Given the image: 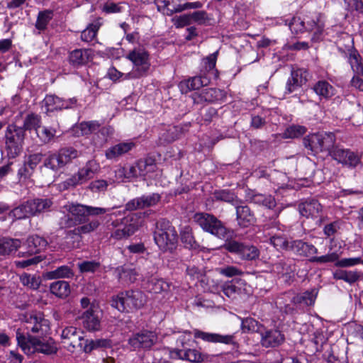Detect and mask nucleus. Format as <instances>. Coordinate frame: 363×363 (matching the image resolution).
I'll return each mask as SVG.
<instances>
[{
    "label": "nucleus",
    "mask_w": 363,
    "mask_h": 363,
    "mask_svg": "<svg viewBox=\"0 0 363 363\" xmlns=\"http://www.w3.org/2000/svg\"><path fill=\"white\" fill-rule=\"evenodd\" d=\"M330 155L338 163L349 168H354L360 162V156L358 153L351 151L349 149L334 147V148L330 151Z\"/></svg>",
    "instance_id": "ddd939ff"
},
{
    "label": "nucleus",
    "mask_w": 363,
    "mask_h": 363,
    "mask_svg": "<svg viewBox=\"0 0 363 363\" xmlns=\"http://www.w3.org/2000/svg\"><path fill=\"white\" fill-rule=\"evenodd\" d=\"M244 247V244L239 242L235 240H226L225 242L223 247L231 253H234L238 256L240 257V255L242 251V248Z\"/></svg>",
    "instance_id": "69168bd1"
},
{
    "label": "nucleus",
    "mask_w": 363,
    "mask_h": 363,
    "mask_svg": "<svg viewBox=\"0 0 363 363\" xmlns=\"http://www.w3.org/2000/svg\"><path fill=\"white\" fill-rule=\"evenodd\" d=\"M63 211L70 214L71 218H67L66 225L72 227L84 222L87 217V209L86 205L79 203H68L63 207Z\"/></svg>",
    "instance_id": "4468645a"
},
{
    "label": "nucleus",
    "mask_w": 363,
    "mask_h": 363,
    "mask_svg": "<svg viewBox=\"0 0 363 363\" xmlns=\"http://www.w3.org/2000/svg\"><path fill=\"white\" fill-rule=\"evenodd\" d=\"M157 340V335L152 331L143 330L133 334L128 340V344L133 349L150 348Z\"/></svg>",
    "instance_id": "2eb2a0df"
},
{
    "label": "nucleus",
    "mask_w": 363,
    "mask_h": 363,
    "mask_svg": "<svg viewBox=\"0 0 363 363\" xmlns=\"http://www.w3.org/2000/svg\"><path fill=\"white\" fill-rule=\"evenodd\" d=\"M325 24L320 15H316L311 21L302 20L300 17H294L289 23V28L292 33H299L305 30L313 32L312 39L318 41L321 39Z\"/></svg>",
    "instance_id": "0eeeda50"
},
{
    "label": "nucleus",
    "mask_w": 363,
    "mask_h": 363,
    "mask_svg": "<svg viewBox=\"0 0 363 363\" xmlns=\"http://www.w3.org/2000/svg\"><path fill=\"white\" fill-rule=\"evenodd\" d=\"M335 136L333 133L322 132L310 134L303 139L304 146L313 152L330 151L334 148Z\"/></svg>",
    "instance_id": "6e6552de"
},
{
    "label": "nucleus",
    "mask_w": 363,
    "mask_h": 363,
    "mask_svg": "<svg viewBox=\"0 0 363 363\" xmlns=\"http://www.w3.org/2000/svg\"><path fill=\"white\" fill-rule=\"evenodd\" d=\"M89 57V50L82 49H76L72 51L69 55V61L74 67L82 65L87 61Z\"/></svg>",
    "instance_id": "58836bf2"
},
{
    "label": "nucleus",
    "mask_w": 363,
    "mask_h": 363,
    "mask_svg": "<svg viewBox=\"0 0 363 363\" xmlns=\"http://www.w3.org/2000/svg\"><path fill=\"white\" fill-rule=\"evenodd\" d=\"M154 240L159 248L164 251H172L176 248L178 235L169 220L161 219L157 223Z\"/></svg>",
    "instance_id": "7ed1b4c3"
},
{
    "label": "nucleus",
    "mask_w": 363,
    "mask_h": 363,
    "mask_svg": "<svg viewBox=\"0 0 363 363\" xmlns=\"http://www.w3.org/2000/svg\"><path fill=\"white\" fill-rule=\"evenodd\" d=\"M194 337L208 342H219L227 345L235 343V337L232 335H220L218 333H210L196 330L194 331Z\"/></svg>",
    "instance_id": "4be33fe9"
},
{
    "label": "nucleus",
    "mask_w": 363,
    "mask_h": 363,
    "mask_svg": "<svg viewBox=\"0 0 363 363\" xmlns=\"http://www.w3.org/2000/svg\"><path fill=\"white\" fill-rule=\"evenodd\" d=\"M347 61L355 75H363V60L357 50H350Z\"/></svg>",
    "instance_id": "473e14b6"
},
{
    "label": "nucleus",
    "mask_w": 363,
    "mask_h": 363,
    "mask_svg": "<svg viewBox=\"0 0 363 363\" xmlns=\"http://www.w3.org/2000/svg\"><path fill=\"white\" fill-rule=\"evenodd\" d=\"M333 277L335 279L343 280L349 284H353L359 279L360 274L357 271L338 269L333 273Z\"/></svg>",
    "instance_id": "a19ab883"
},
{
    "label": "nucleus",
    "mask_w": 363,
    "mask_h": 363,
    "mask_svg": "<svg viewBox=\"0 0 363 363\" xmlns=\"http://www.w3.org/2000/svg\"><path fill=\"white\" fill-rule=\"evenodd\" d=\"M225 94L222 90L208 88L202 90L201 93H194L192 99L196 104H201L203 102H214L221 100Z\"/></svg>",
    "instance_id": "412c9836"
},
{
    "label": "nucleus",
    "mask_w": 363,
    "mask_h": 363,
    "mask_svg": "<svg viewBox=\"0 0 363 363\" xmlns=\"http://www.w3.org/2000/svg\"><path fill=\"white\" fill-rule=\"evenodd\" d=\"M307 131V128L303 125H291L284 131L283 135L284 138H296L302 136Z\"/></svg>",
    "instance_id": "603ef678"
},
{
    "label": "nucleus",
    "mask_w": 363,
    "mask_h": 363,
    "mask_svg": "<svg viewBox=\"0 0 363 363\" xmlns=\"http://www.w3.org/2000/svg\"><path fill=\"white\" fill-rule=\"evenodd\" d=\"M60 155L64 164L66 165L71 162L73 159L78 157V152L73 147L62 148L58 151Z\"/></svg>",
    "instance_id": "052dcab7"
},
{
    "label": "nucleus",
    "mask_w": 363,
    "mask_h": 363,
    "mask_svg": "<svg viewBox=\"0 0 363 363\" xmlns=\"http://www.w3.org/2000/svg\"><path fill=\"white\" fill-rule=\"evenodd\" d=\"M194 221L205 232L209 233L218 238H226L228 230L223 223L214 216L206 213H196Z\"/></svg>",
    "instance_id": "39448f33"
},
{
    "label": "nucleus",
    "mask_w": 363,
    "mask_h": 363,
    "mask_svg": "<svg viewBox=\"0 0 363 363\" xmlns=\"http://www.w3.org/2000/svg\"><path fill=\"white\" fill-rule=\"evenodd\" d=\"M252 200L255 203L262 205L269 209L274 208L277 205L274 198L271 195L257 194L253 195Z\"/></svg>",
    "instance_id": "49530a36"
},
{
    "label": "nucleus",
    "mask_w": 363,
    "mask_h": 363,
    "mask_svg": "<svg viewBox=\"0 0 363 363\" xmlns=\"http://www.w3.org/2000/svg\"><path fill=\"white\" fill-rule=\"evenodd\" d=\"M216 270L220 274L228 278L243 274V272L240 269L231 265L220 267Z\"/></svg>",
    "instance_id": "680f3d73"
},
{
    "label": "nucleus",
    "mask_w": 363,
    "mask_h": 363,
    "mask_svg": "<svg viewBox=\"0 0 363 363\" xmlns=\"http://www.w3.org/2000/svg\"><path fill=\"white\" fill-rule=\"evenodd\" d=\"M44 105L48 112L61 110L62 108H71L77 104L74 98L64 100L54 95H48L43 100Z\"/></svg>",
    "instance_id": "a211bd4d"
},
{
    "label": "nucleus",
    "mask_w": 363,
    "mask_h": 363,
    "mask_svg": "<svg viewBox=\"0 0 363 363\" xmlns=\"http://www.w3.org/2000/svg\"><path fill=\"white\" fill-rule=\"evenodd\" d=\"M140 176L136 164L121 167L116 171V177L118 180L123 182L125 179H131Z\"/></svg>",
    "instance_id": "37998d69"
},
{
    "label": "nucleus",
    "mask_w": 363,
    "mask_h": 363,
    "mask_svg": "<svg viewBox=\"0 0 363 363\" xmlns=\"http://www.w3.org/2000/svg\"><path fill=\"white\" fill-rule=\"evenodd\" d=\"M209 82L210 77L206 76V73H203L201 76L194 77L181 82L179 86L182 93H187L192 90L199 89L200 87L208 84Z\"/></svg>",
    "instance_id": "5701e85b"
},
{
    "label": "nucleus",
    "mask_w": 363,
    "mask_h": 363,
    "mask_svg": "<svg viewBox=\"0 0 363 363\" xmlns=\"http://www.w3.org/2000/svg\"><path fill=\"white\" fill-rule=\"evenodd\" d=\"M114 273L120 282L127 284L134 283L139 277L138 270L132 266L118 267Z\"/></svg>",
    "instance_id": "b1692460"
},
{
    "label": "nucleus",
    "mask_w": 363,
    "mask_h": 363,
    "mask_svg": "<svg viewBox=\"0 0 363 363\" xmlns=\"http://www.w3.org/2000/svg\"><path fill=\"white\" fill-rule=\"evenodd\" d=\"M21 245L18 239L3 238L0 240V255H10L17 250Z\"/></svg>",
    "instance_id": "f704fd0d"
},
{
    "label": "nucleus",
    "mask_w": 363,
    "mask_h": 363,
    "mask_svg": "<svg viewBox=\"0 0 363 363\" xmlns=\"http://www.w3.org/2000/svg\"><path fill=\"white\" fill-rule=\"evenodd\" d=\"M86 181L92 179L94 176L99 172L100 165L94 160H90L86 164L80 168Z\"/></svg>",
    "instance_id": "de8ad7c7"
},
{
    "label": "nucleus",
    "mask_w": 363,
    "mask_h": 363,
    "mask_svg": "<svg viewBox=\"0 0 363 363\" xmlns=\"http://www.w3.org/2000/svg\"><path fill=\"white\" fill-rule=\"evenodd\" d=\"M135 147L133 142H124L110 147L106 150L105 156L110 160H116L121 156L130 151Z\"/></svg>",
    "instance_id": "bb28decb"
},
{
    "label": "nucleus",
    "mask_w": 363,
    "mask_h": 363,
    "mask_svg": "<svg viewBox=\"0 0 363 363\" xmlns=\"http://www.w3.org/2000/svg\"><path fill=\"white\" fill-rule=\"evenodd\" d=\"M308 77L309 73L305 69L292 70L286 84V92L291 94L297 90L308 82Z\"/></svg>",
    "instance_id": "dca6fc26"
},
{
    "label": "nucleus",
    "mask_w": 363,
    "mask_h": 363,
    "mask_svg": "<svg viewBox=\"0 0 363 363\" xmlns=\"http://www.w3.org/2000/svg\"><path fill=\"white\" fill-rule=\"evenodd\" d=\"M299 213L306 218H320L323 211L322 205L315 199L307 200L298 206Z\"/></svg>",
    "instance_id": "6ab92c4d"
},
{
    "label": "nucleus",
    "mask_w": 363,
    "mask_h": 363,
    "mask_svg": "<svg viewBox=\"0 0 363 363\" xmlns=\"http://www.w3.org/2000/svg\"><path fill=\"white\" fill-rule=\"evenodd\" d=\"M141 225L140 216L138 213H132L122 219L121 225H118V221L112 222V225L118 228L113 232L111 236L118 240L128 238L133 235Z\"/></svg>",
    "instance_id": "1a4fd4ad"
},
{
    "label": "nucleus",
    "mask_w": 363,
    "mask_h": 363,
    "mask_svg": "<svg viewBox=\"0 0 363 363\" xmlns=\"http://www.w3.org/2000/svg\"><path fill=\"white\" fill-rule=\"evenodd\" d=\"M138 198L140 200L141 209L156 206L161 199L160 194L157 193L143 195Z\"/></svg>",
    "instance_id": "864d4df0"
},
{
    "label": "nucleus",
    "mask_w": 363,
    "mask_h": 363,
    "mask_svg": "<svg viewBox=\"0 0 363 363\" xmlns=\"http://www.w3.org/2000/svg\"><path fill=\"white\" fill-rule=\"evenodd\" d=\"M24 140V130L15 125H9L6 133V147L9 155L14 157L21 151Z\"/></svg>",
    "instance_id": "9d476101"
},
{
    "label": "nucleus",
    "mask_w": 363,
    "mask_h": 363,
    "mask_svg": "<svg viewBox=\"0 0 363 363\" xmlns=\"http://www.w3.org/2000/svg\"><path fill=\"white\" fill-rule=\"evenodd\" d=\"M52 18V12L49 10H45L39 12L35 22V28L42 31L46 29L47 26L50 21Z\"/></svg>",
    "instance_id": "8fccbe9b"
},
{
    "label": "nucleus",
    "mask_w": 363,
    "mask_h": 363,
    "mask_svg": "<svg viewBox=\"0 0 363 363\" xmlns=\"http://www.w3.org/2000/svg\"><path fill=\"white\" fill-rule=\"evenodd\" d=\"M259 255V250L253 245H244L240 258L247 260H253L258 258Z\"/></svg>",
    "instance_id": "13d9d810"
},
{
    "label": "nucleus",
    "mask_w": 363,
    "mask_h": 363,
    "mask_svg": "<svg viewBox=\"0 0 363 363\" xmlns=\"http://www.w3.org/2000/svg\"><path fill=\"white\" fill-rule=\"evenodd\" d=\"M146 288L152 293L160 294L163 291H167L169 286V284L162 279L153 277L147 281Z\"/></svg>",
    "instance_id": "ea45409f"
},
{
    "label": "nucleus",
    "mask_w": 363,
    "mask_h": 363,
    "mask_svg": "<svg viewBox=\"0 0 363 363\" xmlns=\"http://www.w3.org/2000/svg\"><path fill=\"white\" fill-rule=\"evenodd\" d=\"M236 220L241 228H247L256 221L254 213L247 206H236Z\"/></svg>",
    "instance_id": "393cba45"
},
{
    "label": "nucleus",
    "mask_w": 363,
    "mask_h": 363,
    "mask_svg": "<svg viewBox=\"0 0 363 363\" xmlns=\"http://www.w3.org/2000/svg\"><path fill=\"white\" fill-rule=\"evenodd\" d=\"M218 52L216 51L208 56H207L206 58L203 60V67L205 69V72H206V76L207 77H217V70L215 69L216 60H217V55Z\"/></svg>",
    "instance_id": "79ce46f5"
},
{
    "label": "nucleus",
    "mask_w": 363,
    "mask_h": 363,
    "mask_svg": "<svg viewBox=\"0 0 363 363\" xmlns=\"http://www.w3.org/2000/svg\"><path fill=\"white\" fill-rule=\"evenodd\" d=\"M192 342L193 340L189 332L181 335L178 339V342L182 345V348L174 351L175 357L191 362H201L203 359L201 354L196 350H191L186 347V346H190V342Z\"/></svg>",
    "instance_id": "9b49d317"
},
{
    "label": "nucleus",
    "mask_w": 363,
    "mask_h": 363,
    "mask_svg": "<svg viewBox=\"0 0 363 363\" xmlns=\"http://www.w3.org/2000/svg\"><path fill=\"white\" fill-rule=\"evenodd\" d=\"M24 328L16 331L18 345L26 354L35 352L45 354L57 352L52 339L45 340V336L50 330V322L40 313H30L25 317Z\"/></svg>",
    "instance_id": "f257e3e1"
},
{
    "label": "nucleus",
    "mask_w": 363,
    "mask_h": 363,
    "mask_svg": "<svg viewBox=\"0 0 363 363\" xmlns=\"http://www.w3.org/2000/svg\"><path fill=\"white\" fill-rule=\"evenodd\" d=\"M181 240L187 248L196 250L199 247V245L189 228H186L181 233Z\"/></svg>",
    "instance_id": "6e6d98bb"
},
{
    "label": "nucleus",
    "mask_w": 363,
    "mask_h": 363,
    "mask_svg": "<svg viewBox=\"0 0 363 363\" xmlns=\"http://www.w3.org/2000/svg\"><path fill=\"white\" fill-rule=\"evenodd\" d=\"M101 311L98 304L92 303L81 316L83 327L88 331H99L101 329Z\"/></svg>",
    "instance_id": "f8f14e48"
},
{
    "label": "nucleus",
    "mask_w": 363,
    "mask_h": 363,
    "mask_svg": "<svg viewBox=\"0 0 363 363\" xmlns=\"http://www.w3.org/2000/svg\"><path fill=\"white\" fill-rule=\"evenodd\" d=\"M33 216L50 210L53 202L47 198L34 199L28 201Z\"/></svg>",
    "instance_id": "c85d7f7f"
},
{
    "label": "nucleus",
    "mask_w": 363,
    "mask_h": 363,
    "mask_svg": "<svg viewBox=\"0 0 363 363\" xmlns=\"http://www.w3.org/2000/svg\"><path fill=\"white\" fill-rule=\"evenodd\" d=\"M48 245V242L38 235H32L28 238L25 245L29 254L38 253L43 250Z\"/></svg>",
    "instance_id": "7c9ffc66"
},
{
    "label": "nucleus",
    "mask_w": 363,
    "mask_h": 363,
    "mask_svg": "<svg viewBox=\"0 0 363 363\" xmlns=\"http://www.w3.org/2000/svg\"><path fill=\"white\" fill-rule=\"evenodd\" d=\"M126 57L132 62L133 68L125 74V79H136L146 75L150 67V59L148 52L143 47L135 48Z\"/></svg>",
    "instance_id": "20e7f679"
},
{
    "label": "nucleus",
    "mask_w": 363,
    "mask_h": 363,
    "mask_svg": "<svg viewBox=\"0 0 363 363\" xmlns=\"http://www.w3.org/2000/svg\"><path fill=\"white\" fill-rule=\"evenodd\" d=\"M171 357H176L174 351L171 352L167 348L155 350L152 352V363H170L169 358Z\"/></svg>",
    "instance_id": "c03bdc74"
},
{
    "label": "nucleus",
    "mask_w": 363,
    "mask_h": 363,
    "mask_svg": "<svg viewBox=\"0 0 363 363\" xmlns=\"http://www.w3.org/2000/svg\"><path fill=\"white\" fill-rule=\"evenodd\" d=\"M9 216L16 219H23L33 216L28 201L13 208L9 213Z\"/></svg>",
    "instance_id": "a18cd8bd"
},
{
    "label": "nucleus",
    "mask_w": 363,
    "mask_h": 363,
    "mask_svg": "<svg viewBox=\"0 0 363 363\" xmlns=\"http://www.w3.org/2000/svg\"><path fill=\"white\" fill-rule=\"evenodd\" d=\"M50 290L52 294L60 298H66L70 294V286L65 281H57L52 283Z\"/></svg>",
    "instance_id": "e433bc0d"
},
{
    "label": "nucleus",
    "mask_w": 363,
    "mask_h": 363,
    "mask_svg": "<svg viewBox=\"0 0 363 363\" xmlns=\"http://www.w3.org/2000/svg\"><path fill=\"white\" fill-rule=\"evenodd\" d=\"M260 335L261 344L265 347H277L284 341V335L276 329L262 330Z\"/></svg>",
    "instance_id": "aec40b11"
},
{
    "label": "nucleus",
    "mask_w": 363,
    "mask_h": 363,
    "mask_svg": "<svg viewBox=\"0 0 363 363\" xmlns=\"http://www.w3.org/2000/svg\"><path fill=\"white\" fill-rule=\"evenodd\" d=\"M40 126V118L38 115L35 114H29L25 119L24 121V127L26 129L31 130L35 129V131Z\"/></svg>",
    "instance_id": "0e129e2a"
},
{
    "label": "nucleus",
    "mask_w": 363,
    "mask_h": 363,
    "mask_svg": "<svg viewBox=\"0 0 363 363\" xmlns=\"http://www.w3.org/2000/svg\"><path fill=\"white\" fill-rule=\"evenodd\" d=\"M78 267L82 273H94L100 267V263L96 261H84L78 264Z\"/></svg>",
    "instance_id": "338daca9"
},
{
    "label": "nucleus",
    "mask_w": 363,
    "mask_h": 363,
    "mask_svg": "<svg viewBox=\"0 0 363 363\" xmlns=\"http://www.w3.org/2000/svg\"><path fill=\"white\" fill-rule=\"evenodd\" d=\"M74 276L73 270L67 265H62L57 269L48 272L45 277L48 279H69Z\"/></svg>",
    "instance_id": "c9c22d12"
},
{
    "label": "nucleus",
    "mask_w": 363,
    "mask_h": 363,
    "mask_svg": "<svg viewBox=\"0 0 363 363\" xmlns=\"http://www.w3.org/2000/svg\"><path fill=\"white\" fill-rule=\"evenodd\" d=\"M313 91L320 97L329 99L335 94V88L327 81L320 80L313 86Z\"/></svg>",
    "instance_id": "72a5a7b5"
},
{
    "label": "nucleus",
    "mask_w": 363,
    "mask_h": 363,
    "mask_svg": "<svg viewBox=\"0 0 363 363\" xmlns=\"http://www.w3.org/2000/svg\"><path fill=\"white\" fill-rule=\"evenodd\" d=\"M270 243L278 250H290V242L282 235H273L270 238Z\"/></svg>",
    "instance_id": "bf43d9fd"
},
{
    "label": "nucleus",
    "mask_w": 363,
    "mask_h": 363,
    "mask_svg": "<svg viewBox=\"0 0 363 363\" xmlns=\"http://www.w3.org/2000/svg\"><path fill=\"white\" fill-rule=\"evenodd\" d=\"M100 124L97 121L82 122L79 128L82 135H89L99 130Z\"/></svg>",
    "instance_id": "774afa93"
},
{
    "label": "nucleus",
    "mask_w": 363,
    "mask_h": 363,
    "mask_svg": "<svg viewBox=\"0 0 363 363\" xmlns=\"http://www.w3.org/2000/svg\"><path fill=\"white\" fill-rule=\"evenodd\" d=\"M145 294L140 290H130L119 293L113 297L111 306L122 312H129L142 308L146 303Z\"/></svg>",
    "instance_id": "f03ea898"
},
{
    "label": "nucleus",
    "mask_w": 363,
    "mask_h": 363,
    "mask_svg": "<svg viewBox=\"0 0 363 363\" xmlns=\"http://www.w3.org/2000/svg\"><path fill=\"white\" fill-rule=\"evenodd\" d=\"M317 295L318 290L316 289H313L311 291H306L303 293L297 294L293 298L292 302L294 304L299 307L312 306L315 303Z\"/></svg>",
    "instance_id": "c756f323"
},
{
    "label": "nucleus",
    "mask_w": 363,
    "mask_h": 363,
    "mask_svg": "<svg viewBox=\"0 0 363 363\" xmlns=\"http://www.w3.org/2000/svg\"><path fill=\"white\" fill-rule=\"evenodd\" d=\"M191 22L199 25H205L210 20L207 13L204 11H197L189 13Z\"/></svg>",
    "instance_id": "e2e57ef3"
},
{
    "label": "nucleus",
    "mask_w": 363,
    "mask_h": 363,
    "mask_svg": "<svg viewBox=\"0 0 363 363\" xmlns=\"http://www.w3.org/2000/svg\"><path fill=\"white\" fill-rule=\"evenodd\" d=\"M102 25V18H97L89 23L82 32L81 39L84 42H91L95 39L97 32Z\"/></svg>",
    "instance_id": "2f4dec72"
},
{
    "label": "nucleus",
    "mask_w": 363,
    "mask_h": 363,
    "mask_svg": "<svg viewBox=\"0 0 363 363\" xmlns=\"http://www.w3.org/2000/svg\"><path fill=\"white\" fill-rule=\"evenodd\" d=\"M21 284L32 289H38L41 284L40 277L24 273L20 277Z\"/></svg>",
    "instance_id": "3c124183"
},
{
    "label": "nucleus",
    "mask_w": 363,
    "mask_h": 363,
    "mask_svg": "<svg viewBox=\"0 0 363 363\" xmlns=\"http://www.w3.org/2000/svg\"><path fill=\"white\" fill-rule=\"evenodd\" d=\"M86 182V181L84 177V174L81 169H79L77 173L74 174L67 179H66L64 182L63 185L65 188L68 189L69 187H74L76 186L83 184Z\"/></svg>",
    "instance_id": "5fc2aeb1"
},
{
    "label": "nucleus",
    "mask_w": 363,
    "mask_h": 363,
    "mask_svg": "<svg viewBox=\"0 0 363 363\" xmlns=\"http://www.w3.org/2000/svg\"><path fill=\"white\" fill-rule=\"evenodd\" d=\"M36 133L41 141L46 143L50 142L55 137L56 130L52 128L40 126Z\"/></svg>",
    "instance_id": "4d7b16f0"
},
{
    "label": "nucleus",
    "mask_w": 363,
    "mask_h": 363,
    "mask_svg": "<svg viewBox=\"0 0 363 363\" xmlns=\"http://www.w3.org/2000/svg\"><path fill=\"white\" fill-rule=\"evenodd\" d=\"M273 270L279 274L288 275L294 271V267L291 260H281L274 264Z\"/></svg>",
    "instance_id": "09e8293b"
},
{
    "label": "nucleus",
    "mask_w": 363,
    "mask_h": 363,
    "mask_svg": "<svg viewBox=\"0 0 363 363\" xmlns=\"http://www.w3.org/2000/svg\"><path fill=\"white\" fill-rule=\"evenodd\" d=\"M65 166V164L58 152L49 154L44 161V167L53 172H57Z\"/></svg>",
    "instance_id": "4c0bfd02"
},
{
    "label": "nucleus",
    "mask_w": 363,
    "mask_h": 363,
    "mask_svg": "<svg viewBox=\"0 0 363 363\" xmlns=\"http://www.w3.org/2000/svg\"><path fill=\"white\" fill-rule=\"evenodd\" d=\"M290 250L299 255L310 258L318 252V250L314 245L300 240L291 242Z\"/></svg>",
    "instance_id": "cd10ccee"
},
{
    "label": "nucleus",
    "mask_w": 363,
    "mask_h": 363,
    "mask_svg": "<svg viewBox=\"0 0 363 363\" xmlns=\"http://www.w3.org/2000/svg\"><path fill=\"white\" fill-rule=\"evenodd\" d=\"M62 338L65 340L64 343L67 344V349L73 352L77 346L82 347V341L84 337L82 333L74 327L65 328L61 334Z\"/></svg>",
    "instance_id": "f3484780"
},
{
    "label": "nucleus",
    "mask_w": 363,
    "mask_h": 363,
    "mask_svg": "<svg viewBox=\"0 0 363 363\" xmlns=\"http://www.w3.org/2000/svg\"><path fill=\"white\" fill-rule=\"evenodd\" d=\"M194 221L205 232L209 233L218 238H226L228 230L223 223L214 216L206 213H196Z\"/></svg>",
    "instance_id": "423d86ee"
},
{
    "label": "nucleus",
    "mask_w": 363,
    "mask_h": 363,
    "mask_svg": "<svg viewBox=\"0 0 363 363\" xmlns=\"http://www.w3.org/2000/svg\"><path fill=\"white\" fill-rule=\"evenodd\" d=\"M42 159L43 155L41 153H34L26 156L23 166L18 169V175L24 177L30 176Z\"/></svg>",
    "instance_id": "a878e982"
}]
</instances>
